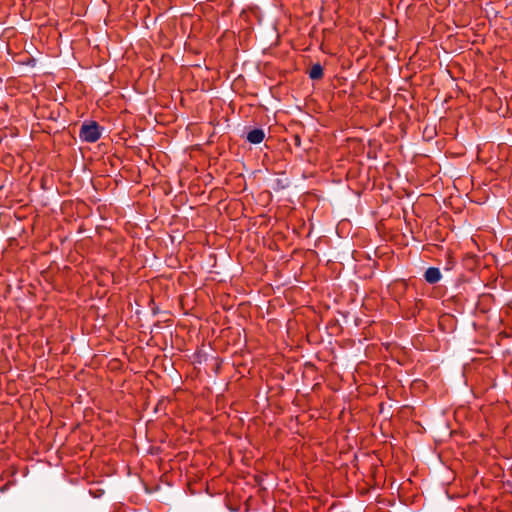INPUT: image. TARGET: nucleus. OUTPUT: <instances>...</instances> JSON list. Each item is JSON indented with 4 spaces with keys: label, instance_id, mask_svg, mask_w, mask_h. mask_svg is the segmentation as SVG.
I'll return each mask as SVG.
<instances>
[{
    "label": "nucleus",
    "instance_id": "3",
    "mask_svg": "<svg viewBox=\"0 0 512 512\" xmlns=\"http://www.w3.org/2000/svg\"><path fill=\"white\" fill-rule=\"evenodd\" d=\"M265 138V133L263 129H253L247 134V141L252 144H260Z\"/></svg>",
    "mask_w": 512,
    "mask_h": 512
},
{
    "label": "nucleus",
    "instance_id": "4",
    "mask_svg": "<svg viewBox=\"0 0 512 512\" xmlns=\"http://www.w3.org/2000/svg\"><path fill=\"white\" fill-rule=\"evenodd\" d=\"M309 77L313 80L322 78L323 77V67L319 63L314 64L309 71Z\"/></svg>",
    "mask_w": 512,
    "mask_h": 512
},
{
    "label": "nucleus",
    "instance_id": "2",
    "mask_svg": "<svg viewBox=\"0 0 512 512\" xmlns=\"http://www.w3.org/2000/svg\"><path fill=\"white\" fill-rule=\"evenodd\" d=\"M441 272L436 267H430L425 271L424 278L429 284H435L441 279Z\"/></svg>",
    "mask_w": 512,
    "mask_h": 512
},
{
    "label": "nucleus",
    "instance_id": "1",
    "mask_svg": "<svg viewBox=\"0 0 512 512\" xmlns=\"http://www.w3.org/2000/svg\"><path fill=\"white\" fill-rule=\"evenodd\" d=\"M79 136L85 142L94 143L101 137L100 127L96 122L83 124Z\"/></svg>",
    "mask_w": 512,
    "mask_h": 512
}]
</instances>
